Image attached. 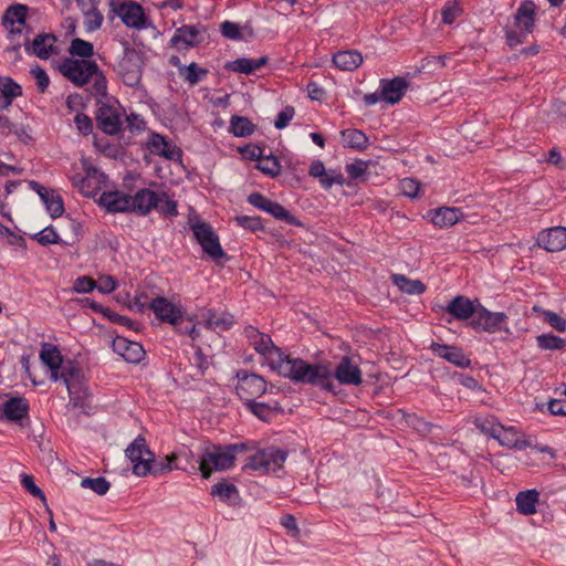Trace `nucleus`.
Segmentation results:
<instances>
[{"mask_svg": "<svg viewBox=\"0 0 566 566\" xmlns=\"http://www.w3.org/2000/svg\"><path fill=\"white\" fill-rule=\"evenodd\" d=\"M244 334L249 345L263 357L271 369L277 371L281 376L310 385H319L324 389L331 388L327 380L331 370L327 365L308 364L300 358H291L273 344L270 335L253 326L245 327Z\"/></svg>", "mask_w": 566, "mask_h": 566, "instance_id": "f257e3e1", "label": "nucleus"}, {"mask_svg": "<svg viewBox=\"0 0 566 566\" xmlns=\"http://www.w3.org/2000/svg\"><path fill=\"white\" fill-rule=\"evenodd\" d=\"M40 359L49 368L51 379L54 381L61 380L66 386L74 406H83V400L88 394L80 365L72 359H64L60 349L49 343L42 345Z\"/></svg>", "mask_w": 566, "mask_h": 566, "instance_id": "f03ea898", "label": "nucleus"}, {"mask_svg": "<svg viewBox=\"0 0 566 566\" xmlns=\"http://www.w3.org/2000/svg\"><path fill=\"white\" fill-rule=\"evenodd\" d=\"M245 451L244 443L228 446L211 444L205 448L200 457L199 470L203 479L210 478L214 471H224L234 465L239 453Z\"/></svg>", "mask_w": 566, "mask_h": 566, "instance_id": "7ed1b4c3", "label": "nucleus"}, {"mask_svg": "<svg viewBox=\"0 0 566 566\" xmlns=\"http://www.w3.org/2000/svg\"><path fill=\"white\" fill-rule=\"evenodd\" d=\"M125 452L133 464V473L137 476L160 475L172 470L171 465L156 463L154 453L148 449L146 440L142 437H137Z\"/></svg>", "mask_w": 566, "mask_h": 566, "instance_id": "20e7f679", "label": "nucleus"}, {"mask_svg": "<svg viewBox=\"0 0 566 566\" xmlns=\"http://www.w3.org/2000/svg\"><path fill=\"white\" fill-rule=\"evenodd\" d=\"M72 185L85 197H95L106 187L107 177L93 167L88 160H81L80 166L74 164L69 172Z\"/></svg>", "mask_w": 566, "mask_h": 566, "instance_id": "39448f33", "label": "nucleus"}, {"mask_svg": "<svg viewBox=\"0 0 566 566\" xmlns=\"http://www.w3.org/2000/svg\"><path fill=\"white\" fill-rule=\"evenodd\" d=\"M145 61L143 51L135 48H125L123 55L117 61L115 71L125 85L134 87L142 80Z\"/></svg>", "mask_w": 566, "mask_h": 566, "instance_id": "423d86ee", "label": "nucleus"}, {"mask_svg": "<svg viewBox=\"0 0 566 566\" xmlns=\"http://www.w3.org/2000/svg\"><path fill=\"white\" fill-rule=\"evenodd\" d=\"M57 70L76 86H83L97 74L98 65L92 60L65 59L57 65Z\"/></svg>", "mask_w": 566, "mask_h": 566, "instance_id": "0eeeda50", "label": "nucleus"}, {"mask_svg": "<svg viewBox=\"0 0 566 566\" xmlns=\"http://www.w3.org/2000/svg\"><path fill=\"white\" fill-rule=\"evenodd\" d=\"M149 308L157 319L172 325L175 328L184 321L186 310L179 301L165 296H156L149 303Z\"/></svg>", "mask_w": 566, "mask_h": 566, "instance_id": "6e6552de", "label": "nucleus"}, {"mask_svg": "<svg viewBox=\"0 0 566 566\" xmlns=\"http://www.w3.org/2000/svg\"><path fill=\"white\" fill-rule=\"evenodd\" d=\"M189 223L202 250L213 260L221 259L224 252L212 227L207 222L192 219L189 220Z\"/></svg>", "mask_w": 566, "mask_h": 566, "instance_id": "1a4fd4ad", "label": "nucleus"}, {"mask_svg": "<svg viewBox=\"0 0 566 566\" xmlns=\"http://www.w3.org/2000/svg\"><path fill=\"white\" fill-rule=\"evenodd\" d=\"M286 460V453L271 447L260 450L248 459L247 467L264 473L275 472L281 469Z\"/></svg>", "mask_w": 566, "mask_h": 566, "instance_id": "9d476101", "label": "nucleus"}, {"mask_svg": "<svg viewBox=\"0 0 566 566\" xmlns=\"http://www.w3.org/2000/svg\"><path fill=\"white\" fill-rule=\"evenodd\" d=\"M472 326L488 333H510L507 316L504 313L491 312L482 306H479L473 317Z\"/></svg>", "mask_w": 566, "mask_h": 566, "instance_id": "9b49d317", "label": "nucleus"}, {"mask_svg": "<svg viewBox=\"0 0 566 566\" xmlns=\"http://www.w3.org/2000/svg\"><path fill=\"white\" fill-rule=\"evenodd\" d=\"M205 28L201 25H182L177 28L169 41L170 48L178 52L187 51L203 41Z\"/></svg>", "mask_w": 566, "mask_h": 566, "instance_id": "f8f14e48", "label": "nucleus"}, {"mask_svg": "<svg viewBox=\"0 0 566 566\" xmlns=\"http://www.w3.org/2000/svg\"><path fill=\"white\" fill-rule=\"evenodd\" d=\"M237 392L247 403L266 391V381L259 375L244 373L239 375Z\"/></svg>", "mask_w": 566, "mask_h": 566, "instance_id": "ddd939ff", "label": "nucleus"}, {"mask_svg": "<svg viewBox=\"0 0 566 566\" xmlns=\"http://www.w3.org/2000/svg\"><path fill=\"white\" fill-rule=\"evenodd\" d=\"M326 365V363H323ZM328 367L329 364H327ZM332 370V368H329ZM331 375H334V377L339 381L342 385H352V386H358L363 382L361 377V370L358 367L357 364H355L352 358L348 356H344L336 368L334 369V373L331 371ZM331 377H328V382L331 384V388L328 390H332L333 384L331 382Z\"/></svg>", "mask_w": 566, "mask_h": 566, "instance_id": "4468645a", "label": "nucleus"}, {"mask_svg": "<svg viewBox=\"0 0 566 566\" xmlns=\"http://www.w3.org/2000/svg\"><path fill=\"white\" fill-rule=\"evenodd\" d=\"M57 39L52 33H39L32 41L24 44L27 53L48 60L59 53Z\"/></svg>", "mask_w": 566, "mask_h": 566, "instance_id": "2eb2a0df", "label": "nucleus"}, {"mask_svg": "<svg viewBox=\"0 0 566 566\" xmlns=\"http://www.w3.org/2000/svg\"><path fill=\"white\" fill-rule=\"evenodd\" d=\"M114 13L119 17L122 22L129 29L143 30L147 29L150 24L144 8L136 1L119 7Z\"/></svg>", "mask_w": 566, "mask_h": 566, "instance_id": "dca6fc26", "label": "nucleus"}, {"mask_svg": "<svg viewBox=\"0 0 566 566\" xmlns=\"http://www.w3.org/2000/svg\"><path fill=\"white\" fill-rule=\"evenodd\" d=\"M29 401L24 397H9L1 405L0 419L18 422L29 416Z\"/></svg>", "mask_w": 566, "mask_h": 566, "instance_id": "f3484780", "label": "nucleus"}, {"mask_svg": "<svg viewBox=\"0 0 566 566\" xmlns=\"http://www.w3.org/2000/svg\"><path fill=\"white\" fill-rule=\"evenodd\" d=\"M538 245L549 252H558L566 249V228L553 227L542 231L537 239Z\"/></svg>", "mask_w": 566, "mask_h": 566, "instance_id": "a211bd4d", "label": "nucleus"}, {"mask_svg": "<svg viewBox=\"0 0 566 566\" xmlns=\"http://www.w3.org/2000/svg\"><path fill=\"white\" fill-rule=\"evenodd\" d=\"M408 86L407 80L401 76H396L391 80H381V99L387 104L395 105L400 102Z\"/></svg>", "mask_w": 566, "mask_h": 566, "instance_id": "6ab92c4d", "label": "nucleus"}, {"mask_svg": "<svg viewBox=\"0 0 566 566\" xmlns=\"http://www.w3.org/2000/svg\"><path fill=\"white\" fill-rule=\"evenodd\" d=\"M428 220L438 228H449L463 218V212L454 207H440L427 212Z\"/></svg>", "mask_w": 566, "mask_h": 566, "instance_id": "aec40b11", "label": "nucleus"}, {"mask_svg": "<svg viewBox=\"0 0 566 566\" xmlns=\"http://www.w3.org/2000/svg\"><path fill=\"white\" fill-rule=\"evenodd\" d=\"M114 352L120 355L126 361L137 364L145 357L143 346L125 337L117 336L113 342Z\"/></svg>", "mask_w": 566, "mask_h": 566, "instance_id": "412c9836", "label": "nucleus"}, {"mask_svg": "<svg viewBox=\"0 0 566 566\" xmlns=\"http://www.w3.org/2000/svg\"><path fill=\"white\" fill-rule=\"evenodd\" d=\"M98 202L109 212H130L132 196L123 191H104Z\"/></svg>", "mask_w": 566, "mask_h": 566, "instance_id": "4be33fe9", "label": "nucleus"}, {"mask_svg": "<svg viewBox=\"0 0 566 566\" xmlns=\"http://www.w3.org/2000/svg\"><path fill=\"white\" fill-rule=\"evenodd\" d=\"M158 192L150 189H140L132 196L130 212L142 216L148 214L158 205Z\"/></svg>", "mask_w": 566, "mask_h": 566, "instance_id": "5701e85b", "label": "nucleus"}, {"mask_svg": "<svg viewBox=\"0 0 566 566\" xmlns=\"http://www.w3.org/2000/svg\"><path fill=\"white\" fill-rule=\"evenodd\" d=\"M203 326L216 332H226L234 325L233 316L228 312L207 310L201 313Z\"/></svg>", "mask_w": 566, "mask_h": 566, "instance_id": "b1692460", "label": "nucleus"}, {"mask_svg": "<svg viewBox=\"0 0 566 566\" xmlns=\"http://www.w3.org/2000/svg\"><path fill=\"white\" fill-rule=\"evenodd\" d=\"M494 439L501 446L510 449L523 450L531 446L527 440L523 439V436L515 427H504L501 424Z\"/></svg>", "mask_w": 566, "mask_h": 566, "instance_id": "393cba45", "label": "nucleus"}, {"mask_svg": "<svg viewBox=\"0 0 566 566\" xmlns=\"http://www.w3.org/2000/svg\"><path fill=\"white\" fill-rule=\"evenodd\" d=\"M431 348L437 356L448 360L457 367L467 368L471 364L470 358L464 355L461 348L440 345L437 343H432Z\"/></svg>", "mask_w": 566, "mask_h": 566, "instance_id": "a878e982", "label": "nucleus"}, {"mask_svg": "<svg viewBox=\"0 0 566 566\" xmlns=\"http://www.w3.org/2000/svg\"><path fill=\"white\" fill-rule=\"evenodd\" d=\"M536 6L532 1L523 2L515 13V25L523 33L530 34L535 27Z\"/></svg>", "mask_w": 566, "mask_h": 566, "instance_id": "bb28decb", "label": "nucleus"}, {"mask_svg": "<svg viewBox=\"0 0 566 566\" xmlns=\"http://www.w3.org/2000/svg\"><path fill=\"white\" fill-rule=\"evenodd\" d=\"M479 307L465 296L454 297L447 306V312L459 321L474 317Z\"/></svg>", "mask_w": 566, "mask_h": 566, "instance_id": "cd10ccee", "label": "nucleus"}, {"mask_svg": "<svg viewBox=\"0 0 566 566\" xmlns=\"http://www.w3.org/2000/svg\"><path fill=\"white\" fill-rule=\"evenodd\" d=\"M98 127L108 135L117 134L120 130L122 120L117 112L111 106H102L97 114Z\"/></svg>", "mask_w": 566, "mask_h": 566, "instance_id": "c85d7f7f", "label": "nucleus"}, {"mask_svg": "<svg viewBox=\"0 0 566 566\" xmlns=\"http://www.w3.org/2000/svg\"><path fill=\"white\" fill-rule=\"evenodd\" d=\"M97 0H87L78 3L84 14V25L86 31L93 32L98 30L104 21L103 14L96 8Z\"/></svg>", "mask_w": 566, "mask_h": 566, "instance_id": "c756f323", "label": "nucleus"}, {"mask_svg": "<svg viewBox=\"0 0 566 566\" xmlns=\"http://www.w3.org/2000/svg\"><path fill=\"white\" fill-rule=\"evenodd\" d=\"M32 187L38 191L41 199L44 201L46 209L52 218H57L63 214L64 205L62 198L59 195H55L53 191H49L36 182H32Z\"/></svg>", "mask_w": 566, "mask_h": 566, "instance_id": "7c9ffc66", "label": "nucleus"}, {"mask_svg": "<svg viewBox=\"0 0 566 566\" xmlns=\"http://www.w3.org/2000/svg\"><path fill=\"white\" fill-rule=\"evenodd\" d=\"M22 94L21 86L12 78L0 76V109L8 108Z\"/></svg>", "mask_w": 566, "mask_h": 566, "instance_id": "2f4dec72", "label": "nucleus"}, {"mask_svg": "<svg viewBox=\"0 0 566 566\" xmlns=\"http://www.w3.org/2000/svg\"><path fill=\"white\" fill-rule=\"evenodd\" d=\"M268 57L261 56L259 59L242 57L229 62L226 69L235 73L251 74L268 64Z\"/></svg>", "mask_w": 566, "mask_h": 566, "instance_id": "473e14b6", "label": "nucleus"}, {"mask_svg": "<svg viewBox=\"0 0 566 566\" xmlns=\"http://www.w3.org/2000/svg\"><path fill=\"white\" fill-rule=\"evenodd\" d=\"M27 11V7L22 4L10 7L6 11L3 23L10 30V32H21L25 23Z\"/></svg>", "mask_w": 566, "mask_h": 566, "instance_id": "72a5a7b5", "label": "nucleus"}, {"mask_svg": "<svg viewBox=\"0 0 566 566\" xmlns=\"http://www.w3.org/2000/svg\"><path fill=\"white\" fill-rule=\"evenodd\" d=\"M333 63L343 71H354L363 63V55L358 51H340L333 56Z\"/></svg>", "mask_w": 566, "mask_h": 566, "instance_id": "f704fd0d", "label": "nucleus"}, {"mask_svg": "<svg viewBox=\"0 0 566 566\" xmlns=\"http://www.w3.org/2000/svg\"><path fill=\"white\" fill-rule=\"evenodd\" d=\"M539 501V493L536 490L522 491L516 495V509L523 515L536 513V504Z\"/></svg>", "mask_w": 566, "mask_h": 566, "instance_id": "c9c22d12", "label": "nucleus"}, {"mask_svg": "<svg viewBox=\"0 0 566 566\" xmlns=\"http://www.w3.org/2000/svg\"><path fill=\"white\" fill-rule=\"evenodd\" d=\"M148 148L150 153L163 156L167 159H174L179 155V150L158 134L150 137Z\"/></svg>", "mask_w": 566, "mask_h": 566, "instance_id": "e433bc0d", "label": "nucleus"}, {"mask_svg": "<svg viewBox=\"0 0 566 566\" xmlns=\"http://www.w3.org/2000/svg\"><path fill=\"white\" fill-rule=\"evenodd\" d=\"M395 285L399 287L401 292L407 294H422L426 291V285L419 280H410L403 274H394L391 276Z\"/></svg>", "mask_w": 566, "mask_h": 566, "instance_id": "4c0bfd02", "label": "nucleus"}, {"mask_svg": "<svg viewBox=\"0 0 566 566\" xmlns=\"http://www.w3.org/2000/svg\"><path fill=\"white\" fill-rule=\"evenodd\" d=\"M342 138L345 147L363 150L368 145L367 136L361 130L355 128L343 130Z\"/></svg>", "mask_w": 566, "mask_h": 566, "instance_id": "58836bf2", "label": "nucleus"}, {"mask_svg": "<svg viewBox=\"0 0 566 566\" xmlns=\"http://www.w3.org/2000/svg\"><path fill=\"white\" fill-rule=\"evenodd\" d=\"M249 410L263 421L270 420L279 410H281L279 402H256L255 400L247 403Z\"/></svg>", "mask_w": 566, "mask_h": 566, "instance_id": "ea45409f", "label": "nucleus"}, {"mask_svg": "<svg viewBox=\"0 0 566 566\" xmlns=\"http://www.w3.org/2000/svg\"><path fill=\"white\" fill-rule=\"evenodd\" d=\"M255 126L247 117L232 116L230 119V132L238 137L252 135Z\"/></svg>", "mask_w": 566, "mask_h": 566, "instance_id": "a19ab883", "label": "nucleus"}, {"mask_svg": "<svg viewBox=\"0 0 566 566\" xmlns=\"http://www.w3.org/2000/svg\"><path fill=\"white\" fill-rule=\"evenodd\" d=\"M533 312L541 314L543 319L555 331L560 333L566 331V321L557 313L544 310L537 305L533 306Z\"/></svg>", "mask_w": 566, "mask_h": 566, "instance_id": "79ce46f5", "label": "nucleus"}, {"mask_svg": "<svg viewBox=\"0 0 566 566\" xmlns=\"http://www.w3.org/2000/svg\"><path fill=\"white\" fill-rule=\"evenodd\" d=\"M211 494L218 496L221 501L230 503L238 497V490L231 483H217L211 489Z\"/></svg>", "mask_w": 566, "mask_h": 566, "instance_id": "37998d69", "label": "nucleus"}, {"mask_svg": "<svg viewBox=\"0 0 566 566\" xmlns=\"http://www.w3.org/2000/svg\"><path fill=\"white\" fill-rule=\"evenodd\" d=\"M208 74V70L200 67L197 63L192 62L185 69H181L180 76L190 85H196L201 78Z\"/></svg>", "mask_w": 566, "mask_h": 566, "instance_id": "c03bdc74", "label": "nucleus"}, {"mask_svg": "<svg viewBox=\"0 0 566 566\" xmlns=\"http://www.w3.org/2000/svg\"><path fill=\"white\" fill-rule=\"evenodd\" d=\"M81 486L84 489H90L98 495H104L108 492L111 484L109 482L103 478H85L81 481Z\"/></svg>", "mask_w": 566, "mask_h": 566, "instance_id": "a18cd8bd", "label": "nucleus"}, {"mask_svg": "<svg viewBox=\"0 0 566 566\" xmlns=\"http://www.w3.org/2000/svg\"><path fill=\"white\" fill-rule=\"evenodd\" d=\"M537 346L544 350L562 349L565 346V340L553 334H542L536 337Z\"/></svg>", "mask_w": 566, "mask_h": 566, "instance_id": "49530a36", "label": "nucleus"}, {"mask_svg": "<svg viewBox=\"0 0 566 566\" xmlns=\"http://www.w3.org/2000/svg\"><path fill=\"white\" fill-rule=\"evenodd\" d=\"M69 52L72 55L88 60V57H91L94 53V48L91 42L77 38L71 42Z\"/></svg>", "mask_w": 566, "mask_h": 566, "instance_id": "de8ad7c7", "label": "nucleus"}, {"mask_svg": "<svg viewBox=\"0 0 566 566\" xmlns=\"http://www.w3.org/2000/svg\"><path fill=\"white\" fill-rule=\"evenodd\" d=\"M256 168L262 172L275 177L281 172V165L274 156H263L258 163Z\"/></svg>", "mask_w": 566, "mask_h": 566, "instance_id": "09e8293b", "label": "nucleus"}, {"mask_svg": "<svg viewBox=\"0 0 566 566\" xmlns=\"http://www.w3.org/2000/svg\"><path fill=\"white\" fill-rule=\"evenodd\" d=\"M158 198V205L155 209H158L161 213L167 216H176L178 213L177 202L170 199L165 191H159Z\"/></svg>", "mask_w": 566, "mask_h": 566, "instance_id": "8fccbe9b", "label": "nucleus"}, {"mask_svg": "<svg viewBox=\"0 0 566 566\" xmlns=\"http://www.w3.org/2000/svg\"><path fill=\"white\" fill-rule=\"evenodd\" d=\"M96 281V289L103 294H109L117 289V281L114 276L108 274L98 275Z\"/></svg>", "mask_w": 566, "mask_h": 566, "instance_id": "3c124183", "label": "nucleus"}, {"mask_svg": "<svg viewBox=\"0 0 566 566\" xmlns=\"http://www.w3.org/2000/svg\"><path fill=\"white\" fill-rule=\"evenodd\" d=\"M400 191L403 196L409 198H416L419 196L421 185L412 178H403L400 181Z\"/></svg>", "mask_w": 566, "mask_h": 566, "instance_id": "603ef678", "label": "nucleus"}, {"mask_svg": "<svg viewBox=\"0 0 566 566\" xmlns=\"http://www.w3.org/2000/svg\"><path fill=\"white\" fill-rule=\"evenodd\" d=\"M21 484L22 486L33 496L40 499L43 503L46 502V497L43 493V491L35 485L33 476L29 474H22L21 475Z\"/></svg>", "mask_w": 566, "mask_h": 566, "instance_id": "864d4df0", "label": "nucleus"}, {"mask_svg": "<svg viewBox=\"0 0 566 566\" xmlns=\"http://www.w3.org/2000/svg\"><path fill=\"white\" fill-rule=\"evenodd\" d=\"M72 289L76 293H90L96 289V281L91 276L83 275L74 281Z\"/></svg>", "mask_w": 566, "mask_h": 566, "instance_id": "5fc2aeb1", "label": "nucleus"}, {"mask_svg": "<svg viewBox=\"0 0 566 566\" xmlns=\"http://www.w3.org/2000/svg\"><path fill=\"white\" fill-rule=\"evenodd\" d=\"M263 211L270 213L275 219L286 220V221L291 222L289 211L282 205H280L275 201L270 200Z\"/></svg>", "mask_w": 566, "mask_h": 566, "instance_id": "6e6d98bb", "label": "nucleus"}, {"mask_svg": "<svg viewBox=\"0 0 566 566\" xmlns=\"http://www.w3.org/2000/svg\"><path fill=\"white\" fill-rule=\"evenodd\" d=\"M345 169L350 178L358 179L367 172L368 163L364 160H355L352 164H347Z\"/></svg>", "mask_w": 566, "mask_h": 566, "instance_id": "4d7b16f0", "label": "nucleus"}, {"mask_svg": "<svg viewBox=\"0 0 566 566\" xmlns=\"http://www.w3.org/2000/svg\"><path fill=\"white\" fill-rule=\"evenodd\" d=\"M478 428L481 429L486 434H490L493 439L495 438L497 430L501 426L500 422L495 421L494 418H485V419H478L476 420Z\"/></svg>", "mask_w": 566, "mask_h": 566, "instance_id": "13d9d810", "label": "nucleus"}, {"mask_svg": "<svg viewBox=\"0 0 566 566\" xmlns=\"http://www.w3.org/2000/svg\"><path fill=\"white\" fill-rule=\"evenodd\" d=\"M344 181L343 175L334 170L325 171V176L319 178V182L325 189L332 188L333 185H343Z\"/></svg>", "mask_w": 566, "mask_h": 566, "instance_id": "bf43d9fd", "label": "nucleus"}, {"mask_svg": "<svg viewBox=\"0 0 566 566\" xmlns=\"http://www.w3.org/2000/svg\"><path fill=\"white\" fill-rule=\"evenodd\" d=\"M31 74L33 75V77L36 82V86H38L39 91L41 93L45 92V90L48 88V86L50 84V78H49L46 72L42 67L35 66V67H32Z\"/></svg>", "mask_w": 566, "mask_h": 566, "instance_id": "052dcab7", "label": "nucleus"}, {"mask_svg": "<svg viewBox=\"0 0 566 566\" xmlns=\"http://www.w3.org/2000/svg\"><path fill=\"white\" fill-rule=\"evenodd\" d=\"M201 324L203 325L202 321L198 322L197 324H191L190 326H188V325L185 326V327L177 326L175 331L177 333H179V334L188 335L191 338V342H192L191 345L195 347L196 343L200 339V328H199V326Z\"/></svg>", "mask_w": 566, "mask_h": 566, "instance_id": "680f3d73", "label": "nucleus"}, {"mask_svg": "<svg viewBox=\"0 0 566 566\" xmlns=\"http://www.w3.org/2000/svg\"><path fill=\"white\" fill-rule=\"evenodd\" d=\"M36 241L42 245L53 244L59 242V234L53 228H45L35 235Z\"/></svg>", "mask_w": 566, "mask_h": 566, "instance_id": "e2e57ef3", "label": "nucleus"}, {"mask_svg": "<svg viewBox=\"0 0 566 566\" xmlns=\"http://www.w3.org/2000/svg\"><path fill=\"white\" fill-rule=\"evenodd\" d=\"M294 116V108L293 107H285L281 113H279L274 125L277 129H282L287 126L290 120Z\"/></svg>", "mask_w": 566, "mask_h": 566, "instance_id": "0e129e2a", "label": "nucleus"}, {"mask_svg": "<svg viewBox=\"0 0 566 566\" xmlns=\"http://www.w3.org/2000/svg\"><path fill=\"white\" fill-rule=\"evenodd\" d=\"M74 122H75L77 129L83 135H88L92 132L93 125H92V120L90 119L88 116L83 115V114H77L74 118Z\"/></svg>", "mask_w": 566, "mask_h": 566, "instance_id": "69168bd1", "label": "nucleus"}, {"mask_svg": "<svg viewBox=\"0 0 566 566\" xmlns=\"http://www.w3.org/2000/svg\"><path fill=\"white\" fill-rule=\"evenodd\" d=\"M281 524L287 530V532L297 537L300 534V530L296 523V518L291 514H285L281 517Z\"/></svg>", "mask_w": 566, "mask_h": 566, "instance_id": "338daca9", "label": "nucleus"}, {"mask_svg": "<svg viewBox=\"0 0 566 566\" xmlns=\"http://www.w3.org/2000/svg\"><path fill=\"white\" fill-rule=\"evenodd\" d=\"M548 410L554 416H566V400L552 399L548 402Z\"/></svg>", "mask_w": 566, "mask_h": 566, "instance_id": "774afa93", "label": "nucleus"}]
</instances>
